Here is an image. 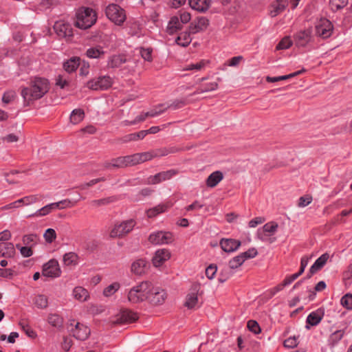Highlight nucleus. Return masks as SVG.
Instances as JSON below:
<instances>
[{"instance_id": "nucleus-51", "label": "nucleus", "mask_w": 352, "mask_h": 352, "mask_svg": "<svg viewBox=\"0 0 352 352\" xmlns=\"http://www.w3.org/2000/svg\"><path fill=\"white\" fill-rule=\"evenodd\" d=\"M292 45V41L289 36L284 37L276 45L277 50L289 49Z\"/></svg>"}, {"instance_id": "nucleus-2", "label": "nucleus", "mask_w": 352, "mask_h": 352, "mask_svg": "<svg viewBox=\"0 0 352 352\" xmlns=\"http://www.w3.org/2000/svg\"><path fill=\"white\" fill-rule=\"evenodd\" d=\"M153 284L150 281H142L133 286L128 292V300L133 304L148 300L149 294L152 292Z\"/></svg>"}, {"instance_id": "nucleus-8", "label": "nucleus", "mask_w": 352, "mask_h": 352, "mask_svg": "<svg viewBox=\"0 0 352 352\" xmlns=\"http://www.w3.org/2000/svg\"><path fill=\"white\" fill-rule=\"evenodd\" d=\"M112 84L113 80L110 76H102L89 80L86 87L94 91L106 90L111 87Z\"/></svg>"}, {"instance_id": "nucleus-43", "label": "nucleus", "mask_w": 352, "mask_h": 352, "mask_svg": "<svg viewBox=\"0 0 352 352\" xmlns=\"http://www.w3.org/2000/svg\"><path fill=\"white\" fill-rule=\"evenodd\" d=\"M115 201V198L113 197H109L106 198H102L100 199L92 200L90 204L92 206L98 208L100 206L108 205Z\"/></svg>"}, {"instance_id": "nucleus-7", "label": "nucleus", "mask_w": 352, "mask_h": 352, "mask_svg": "<svg viewBox=\"0 0 352 352\" xmlns=\"http://www.w3.org/2000/svg\"><path fill=\"white\" fill-rule=\"evenodd\" d=\"M103 168L107 170L124 168L128 166H133V161L132 155L120 156L118 157L113 158L110 160L105 161L103 164Z\"/></svg>"}, {"instance_id": "nucleus-18", "label": "nucleus", "mask_w": 352, "mask_h": 352, "mask_svg": "<svg viewBox=\"0 0 352 352\" xmlns=\"http://www.w3.org/2000/svg\"><path fill=\"white\" fill-rule=\"evenodd\" d=\"M70 331L72 336L78 340H85L91 333L88 327L80 322H77Z\"/></svg>"}, {"instance_id": "nucleus-20", "label": "nucleus", "mask_w": 352, "mask_h": 352, "mask_svg": "<svg viewBox=\"0 0 352 352\" xmlns=\"http://www.w3.org/2000/svg\"><path fill=\"white\" fill-rule=\"evenodd\" d=\"M170 258V252L168 249H160L155 252L152 262L154 266L160 267Z\"/></svg>"}, {"instance_id": "nucleus-9", "label": "nucleus", "mask_w": 352, "mask_h": 352, "mask_svg": "<svg viewBox=\"0 0 352 352\" xmlns=\"http://www.w3.org/2000/svg\"><path fill=\"white\" fill-rule=\"evenodd\" d=\"M333 30V25L327 19H321L315 26L316 35L323 38H329Z\"/></svg>"}, {"instance_id": "nucleus-32", "label": "nucleus", "mask_w": 352, "mask_h": 352, "mask_svg": "<svg viewBox=\"0 0 352 352\" xmlns=\"http://www.w3.org/2000/svg\"><path fill=\"white\" fill-rule=\"evenodd\" d=\"M223 179V173L217 170L212 173L206 179V185L208 187L214 188L215 187L222 179Z\"/></svg>"}, {"instance_id": "nucleus-38", "label": "nucleus", "mask_w": 352, "mask_h": 352, "mask_svg": "<svg viewBox=\"0 0 352 352\" xmlns=\"http://www.w3.org/2000/svg\"><path fill=\"white\" fill-rule=\"evenodd\" d=\"M33 302L38 309H45L48 306V299L46 296L38 294L33 299Z\"/></svg>"}, {"instance_id": "nucleus-5", "label": "nucleus", "mask_w": 352, "mask_h": 352, "mask_svg": "<svg viewBox=\"0 0 352 352\" xmlns=\"http://www.w3.org/2000/svg\"><path fill=\"white\" fill-rule=\"evenodd\" d=\"M278 228L277 223L274 221H270L265 223L261 228L258 229L256 236L257 238L263 242H267L269 243H274L276 239V237L272 238Z\"/></svg>"}, {"instance_id": "nucleus-21", "label": "nucleus", "mask_w": 352, "mask_h": 352, "mask_svg": "<svg viewBox=\"0 0 352 352\" xmlns=\"http://www.w3.org/2000/svg\"><path fill=\"white\" fill-rule=\"evenodd\" d=\"M241 241L233 239H222L220 245L226 252H232L237 250L241 246Z\"/></svg>"}, {"instance_id": "nucleus-19", "label": "nucleus", "mask_w": 352, "mask_h": 352, "mask_svg": "<svg viewBox=\"0 0 352 352\" xmlns=\"http://www.w3.org/2000/svg\"><path fill=\"white\" fill-rule=\"evenodd\" d=\"M208 25L209 20L204 16H200L197 17L190 24L188 30H190V33L194 34L204 31Z\"/></svg>"}, {"instance_id": "nucleus-54", "label": "nucleus", "mask_w": 352, "mask_h": 352, "mask_svg": "<svg viewBox=\"0 0 352 352\" xmlns=\"http://www.w3.org/2000/svg\"><path fill=\"white\" fill-rule=\"evenodd\" d=\"M206 65V61L202 60L197 63H192L186 66V67L184 68V70H201L202 68L205 67Z\"/></svg>"}, {"instance_id": "nucleus-62", "label": "nucleus", "mask_w": 352, "mask_h": 352, "mask_svg": "<svg viewBox=\"0 0 352 352\" xmlns=\"http://www.w3.org/2000/svg\"><path fill=\"white\" fill-rule=\"evenodd\" d=\"M283 345L286 348L292 349L298 345V342L295 337H290L284 341Z\"/></svg>"}, {"instance_id": "nucleus-49", "label": "nucleus", "mask_w": 352, "mask_h": 352, "mask_svg": "<svg viewBox=\"0 0 352 352\" xmlns=\"http://www.w3.org/2000/svg\"><path fill=\"white\" fill-rule=\"evenodd\" d=\"M244 258H243L241 254H239L234 258H232L229 261V267L232 270H234L242 265L244 263Z\"/></svg>"}, {"instance_id": "nucleus-12", "label": "nucleus", "mask_w": 352, "mask_h": 352, "mask_svg": "<svg viewBox=\"0 0 352 352\" xmlns=\"http://www.w3.org/2000/svg\"><path fill=\"white\" fill-rule=\"evenodd\" d=\"M148 241L155 245L168 244L173 241V236L169 232L158 231L151 234Z\"/></svg>"}, {"instance_id": "nucleus-55", "label": "nucleus", "mask_w": 352, "mask_h": 352, "mask_svg": "<svg viewBox=\"0 0 352 352\" xmlns=\"http://www.w3.org/2000/svg\"><path fill=\"white\" fill-rule=\"evenodd\" d=\"M176 15L179 16V19L183 24L188 23L191 19L190 14L186 11L179 10Z\"/></svg>"}, {"instance_id": "nucleus-63", "label": "nucleus", "mask_w": 352, "mask_h": 352, "mask_svg": "<svg viewBox=\"0 0 352 352\" xmlns=\"http://www.w3.org/2000/svg\"><path fill=\"white\" fill-rule=\"evenodd\" d=\"M217 267L214 265H210L206 269V275L209 279H212L217 272Z\"/></svg>"}, {"instance_id": "nucleus-44", "label": "nucleus", "mask_w": 352, "mask_h": 352, "mask_svg": "<svg viewBox=\"0 0 352 352\" xmlns=\"http://www.w3.org/2000/svg\"><path fill=\"white\" fill-rule=\"evenodd\" d=\"M38 236L36 234H25L22 238L23 243L25 245L32 247L37 243Z\"/></svg>"}, {"instance_id": "nucleus-56", "label": "nucleus", "mask_w": 352, "mask_h": 352, "mask_svg": "<svg viewBox=\"0 0 352 352\" xmlns=\"http://www.w3.org/2000/svg\"><path fill=\"white\" fill-rule=\"evenodd\" d=\"M16 248L19 249L21 255L23 257H30L33 254L32 247L25 245L21 247L19 244L16 245Z\"/></svg>"}, {"instance_id": "nucleus-26", "label": "nucleus", "mask_w": 352, "mask_h": 352, "mask_svg": "<svg viewBox=\"0 0 352 352\" xmlns=\"http://www.w3.org/2000/svg\"><path fill=\"white\" fill-rule=\"evenodd\" d=\"M171 206L172 204L170 202L160 204L152 208L147 210L146 215L148 218H153L158 215L159 214L166 212Z\"/></svg>"}, {"instance_id": "nucleus-23", "label": "nucleus", "mask_w": 352, "mask_h": 352, "mask_svg": "<svg viewBox=\"0 0 352 352\" xmlns=\"http://www.w3.org/2000/svg\"><path fill=\"white\" fill-rule=\"evenodd\" d=\"M127 59L124 54H114L109 57L107 67L111 69H116L126 63Z\"/></svg>"}, {"instance_id": "nucleus-42", "label": "nucleus", "mask_w": 352, "mask_h": 352, "mask_svg": "<svg viewBox=\"0 0 352 352\" xmlns=\"http://www.w3.org/2000/svg\"><path fill=\"white\" fill-rule=\"evenodd\" d=\"M349 0H329V6L333 12L342 9L348 4Z\"/></svg>"}, {"instance_id": "nucleus-13", "label": "nucleus", "mask_w": 352, "mask_h": 352, "mask_svg": "<svg viewBox=\"0 0 352 352\" xmlns=\"http://www.w3.org/2000/svg\"><path fill=\"white\" fill-rule=\"evenodd\" d=\"M178 173L177 170L170 169L166 171H163L148 177L146 179L147 184H157L162 182L170 179L173 176Z\"/></svg>"}, {"instance_id": "nucleus-27", "label": "nucleus", "mask_w": 352, "mask_h": 352, "mask_svg": "<svg viewBox=\"0 0 352 352\" xmlns=\"http://www.w3.org/2000/svg\"><path fill=\"white\" fill-rule=\"evenodd\" d=\"M288 5L287 0H276L271 6L270 16L275 17L283 12Z\"/></svg>"}, {"instance_id": "nucleus-46", "label": "nucleus", "mask_w": 352, "mask_h": 352, "mask_svg": "<svg viewBox=\"0 0 352 352\" xmlns=\"http://www.w3.org/2000/svg\"><path fill=\"white\" fill-rule=\"evenodd\" d=\"M52 208L50 206V204H47L41 209L36 210L34 213L30 214L27 216V218H30L33 217H43L48 214H50L52 212Z\"/></svg>"}, {"instance_id": "nucleus-24", "label": "nucleus", "mask_w": 352, "mask_h": 352, "mask_svg": "<svg viewBox=\"0 0 352 352\" xmlns=\"http://www.w3.org/2000/svg\"><path fill=\"white\" fill-rule=\"evenodd\" d=\"M132 157L134 166L155 158L153 151L135 153L132 155Z\"/></svg>"}, {"instance_id": "nucleus-35", "label": "nucleus", "mask_w": 352, "mask_h": 352, "mask_svg": "<svg viewBox=\"0 0 352 352\" xmlns=\"http://www.w3.org/2000/svg\"><path fill=\"white\" fill-rule=\"evenodd\" d=\"M73 296L75 299L81 302L86 301L89 297L87 290L82 287H76L73 290Z\"/></svg>"}, {"instance_id": "nucleus-17", "label": "nucleus", "mask_w": 352, "mask_h": 352, "mask_svg": "<svg viewBox=\"0 0 352 352\" xmlns=\"http://www.w3.org/2000/svg\"><path fill=\"white\" fill-rule=\"evenodd\" d=\"M199 289V285H194L187 294L184 306L188 309H192L199 307L198 299Z\"/></svg>"}, {"instance_id": "nucleus-34", "label": "nucleus", "mask_w": 352, "mask_h": 352, "mask_svg": "<svg viewBox=\"0 0 352 352\" xmlns=\"http://www.w3.org/2000/svg\"><path fill=\"white\" fill-rule=\"evenodd\" d=\"M104 54V51L100 45L91 47L86 51V56L89 58H99Z\"/></svg>"}, {"instance_id": "nucleus-53", "label": "nucleus", "mask_w": 352, "mask_h": 352, "mask_svg": "<svg viewBox=\"0 0 352 352\" xmlns=\"http://www.w3.org/2000/svg\"><path fill=\"white\" fill-rule=\"evenodd\" d=\"M16 94L14 91L9 90L6 91L2 97V101L5 104H9L16 98Z\"/></svg>"}, {"instance_id": "nucleus-45", "label": "nucleus", "mask_w": 352, "mask_h": 352, "mask_svg": "<svg viewBox=\"0 0 352 352\" xmlns=\"http://www.w3.org/2000/svg\"><path fill=\"white\" fill-rule=\"evenodd\" d=\"M177 151H178V149L175 147L162 148L153 150L154 154H155V157L166 156L170 153H176Z\"/></svg>"}, {"instance_id": "nucleus-4", "label": "nucleus", "mask_w": 352, "mask_h": 352, "mask_svg": "<svg viewBox=\"0 0 352 352\" xmlns=\"http://www.w3.org/2000/svg\"><path fill=\"white\" fill-rule=\"evenodd\" d=\"M135 225L136 222L133 219L117 222L111 229L109 236L113 239L123 238L133 230Z\"/></svg>"}, {"instance_id": "nucleus-48", "label": "nucleus", "mask_w": 352, "mask_h": 352, "mask_svg": "<svg viewBox=\"0 0 352 352\" xmlns=\"http://www.w3.org/2000/svg\"><path fill=\"white\" fill-rule=\"evenodd\" d=\"M50 206L52 210H54L56 208L63 209L65 208H70L73 206V204L69 199H64L58 202L50 204Z\"/></svg>"}, {"instance_id": "nucleus-40", "label": "nucleus", "mask_w": 352, "mask_h": 352, "mask_svg": "<svg viewBox=\"0 0 352 352\" xmlns=\"http://www.w3.org/2000/svg\"><path fill=\"white\" fill-rule=\"evenodd\" d=\"M78 256L74 252H68L63 256V263L65 265H76L78 263Z\"/></svg>"}, {"instance_id": "nucleus-33", "label": "nucleus", "mask_w": 352, "mask_h": 352, "mask_svg": "<svg viewBox=\"0 0 352 352\" xmlns=\"http://www.w3.org/2000/svg\"><path fill=\"white\" fill-rule=\"evenodd\" d=\"M79 65L80 58L72 57L63 63V68L67 72L72 73L76 71Z\"/></svg>"}, {"instance_id": "nucleus-28", "label": "nucleus", "mask_w": 352, "mask_h": 352, "mask_svg": "<svg viewBox=\"0 0 352 352\" xmlns=\"http://www.w3.org/2000/svg\"><path fill=\"white\" fill-rule=\"evenodd\" d=\"M189 4L193 10L204 12L210 8L211 0H189Z\"/></svg>"}, {"instance_id": "nucleus-57", "label": "nucleus", "mask_w": 352, "mask_h": 352, "mask_svg": "<svg viewBox=\"0 0 352 352\" xmlns=\"http://www.w3.org/2000/svg\"><path fill=\"white\" fill-rule=\"evenodd\" d=\"M344 334V331L343 330L336 331L330 336V341L333 344H336L343 338Z\"/></svg>"}, {"instance_id": "nucleus-16", "label": "nucleus", "mask_w": 352, "mask_h": 352, "mask_svg": "<svg viewBox=\"0 0 352 352\" xmlns=\"http://www.w3.org/2000/svg\"><path fill=\"white\" fill-rule=\"evenodd\" d=\"M54 30L60 37L70 38L73 36V30L71 25L64 21H56L54 25Z\"/></svg>"}, {"instance_id": "nucleus-47", "label": "nucleus", "mask_w": 352, "mask_h": 352, "mask_svg": "<svg viewBox=\"0 0 352 352\" xmlns=\"http://www.w3.org/2000/svg\"><path fill=\"white\" fill-rule=\"evenodd\" d=\"M120 284L117 282H115L109 286H107L106 288L103 290V294L104 296L109 297L112 296L113 294H115L120 288Z\"/></svg>"}, {"instance_id": "nucleus-64", "label": "nucleus", "mask_w": 352, "mask_h": 352, "mask_svg": "<svg viewBox=\"0 0 352 352\" xmlns=\"http://www.w3.org/2000/svg\"><path fill=\"white\" fill-rule=\"evenodd\" d=\"M345 283L350 284L352 280V263L348 267V270L344 273Z\"/></svg>"}, {"instance_id": "nucleus-15", "label": "nucleus", "mask_w": 352, "mask_h": 352, "mask_svg": "<svg viewBox=\"0 0 352 352\" xmlns=\"http://www.w3.org/2000/svg\"><path fill=\"white\" fill-rule=\"evenodd\" d=\"M138 319V316L137 313L129 309H124L116 316V320H112V322L113 324L131 323L136 321Z\"/></svg>"}, {"instance_id": "nucleus-61", "label": "nucleus", "mask_w": 352, "mask_h": 352, "mask_svg": "<svg viewBox=\"0 0 352 352\" xmlns=\"http://www.w3.org/2000/svg\"><path fill=\"white\" fill-rule=\"evenodd\" d=\"M55 85L61 89H64L69 85V82L62 75H58L55 78Z\"/></svg>"}, {"instance_id": "nucleus-30", "label": "nucleus", "mask_w": 352, "mask_h": 352, "mask_svg": "<svg viewBox=\"0 0 352 352\" xmlns=\"http://www.w3.org/2000/svg\"><path fill=\"white\" fill-rule=\"evenodd\" d=\"M148 267L146 261L140 258L134 261L131 265V271L137 275H142L145 273Z\"/></svg>"}, {"instance_id": "nucleus-3", "label": "nucleus", "mask_w": 352, "mask_h": 352, "mask_svg": "<svg viewBox=\"0 0 352 352\" xmlns=\"http://www.w3.org/2000/svg\"><path fill=\"white\" fill-rule=\"evenodd\" d=\"M75 25L78 28L86 30L94 25L97 21V14L88 7L79 8L76 12Z\"/></svg>"}, {"instance_id": "nucleus-29", "label": "nucleus", "mask_w": 352, "mask_h": 352, "mask_svg": "<svg viewBox=\"0 0 352 352\" xmlns=\"http://www.w3.org/2000/svg\"><path fill=\"white\" fill-rule=\"evenodd\" d=\"M16 254L15 248L12 243H0V256L6 258H12Z\"/></svg>"}, {"instance_id": "nucleus-59", "label": "nucleus", "mask_w": 352, "mask_h": 352, "mask_svg": "<svg viewBox=\"0 0 352 352\" xmlns=\"http://www.w3.org/2000/svg\"><path fill=\"white\" fill-rule=\"evenodd\" d=\"M240 254L242 256L243 258H244V261H245L248 258H253L256 256L258 252L256 248H252Z\"/></svg>"}, {"instance_id": "nucleus-31", "label": "nucleus", "mask_w": 352, "mask_h": 352, "mask_svg": "<svg viewBox=\"0 0 352 352\" xmlns=\"http://www.w3.org/2000/svg\"><path fill=\"white\" fill-rule=\"evenodd\" d=\"M182 25L183 23H182L180 20L179 19V16H173L170 18L168 23L166 31L169 34H173L178 30H182Z\"/></svg>"}, {"instance_id": "nucleus-37", "label": "nucleus", "mask_w": 352, "mask_h": 352, "mask_svg": "<svg viewBox=\"0 0 352 352\" xmlns=\"http://www.w3.org/2000/svg\"><path fill=\"white\" fill-rule=\"evenodd\" d=\"M219 87L218 82H212L206 83L201 87H199L193 94H192V96L203 94L208 91H212L216 89H217Z\"/></svg>"}, {"instance_id": "nucleus-1", "label": "nucleus", "mask_w": 352, "mask_h": 352, "mask_svg": "<svg viewBox=\"0 0 352 352\" xmlns=\"http://www.w3.org/2000/svg\"><path fill=\"white\" fill-rule=\"evenodd\" d=\"M50 89V82L44 78L36 77L30 81L29 87H23L21 96L24 103L29 105L34 100L43 98Z\"/></svg>"}, {"instance_id": "nucleus-14", "label": "nucleus", "mask_w": 352, "mask_h": 352, "mask_svg": "<svg viewBox=\"0 0 352 352\" xmlns=\"http://www.w3.org/2000/svg\"><path fill=\"white\" fill-rule=\"evenodd\" d=\"M166 297L167 294L164 289L153 285L152 292L149 294L148 300L153 305H160L165 302Z\"/></svg>"}, {"instance_id": "nucleus-36", "label": "nucleus", "mask_w": 352, "mask_h": 352, "mask_svg": "<svg viewBox=\"0 0 352 352\" xmlns=\"http://www.w3.org/2000/svg\"><path fill=\"white\" fill-rule=\"evenodd\" d=\"M191 34L189 30L188 32L181 33L175 40L176 43L182 47H187L192 41Z\"/></svg>"}, {"instance_id": "nucleus-11", "label": "nucleus", "mask_w": 352, "mask_h": 352, "mask_svg": "<svg viewBox=\"0 0 352 352\" xmlns=\"http://www.w3.org/2000/svg\"><path fill=\"white\" fill-rule=\"evenodd\" d=\"M42 274L49 278H57L61 274V270L58 262L55 259H51L43 265Z\"/></svg>"}, {"instance_id": "nucleus-25", "label": "nucleus", "mask_w": 352, "mask_h": 352, "mask_svg": "<svg viewBox=\"0 0 352 352\" xmlns=\"http://www.w3.org/2000/svg\"><path fill=\"white\" fill-rule=\"evenodd\" d=\"M329 258V254L327 253H324L317 258L309 269V275L308 277L310 278L313 274L320 270L326 264Z\"/></svg>"}, {"instance_id": "nucleus-39", "label": "nucleus", "mask_w": 352, "mask_h": 352, "mask_svg": "<svg viewBox=\"0 0 352 352\" xmlns=\"http://www.w3.org/2000/svg\"><path fill=\"white\" fill-rule=\"evenodd\" d=\"M85 117V113L82 109H76L72 111L70 115V121L74 124L80 122Z\"/></svg>"}, {"instance_id": "nucleus-22", "label": "nucleus", "mask_w": 352, "mask_h": 352, "mask_svg": "<svg viewBox=\"0 0 352 352\" xmlns=\"http://www.w3.org/2000/svg\"><path fill=\"white\" fill-rule=\"evenodd\" d=\"M324 311L321 309L311 312L307 318L306 328L309 329L310 326H316L318 324L324 316Z\"/></svg>"}, {"instance_id": "nucleus-52", "label": "nucleus", "mask_w": 352, "mask_h": 352, "mask_svg": "<svg viewBox=\"0 0 352 352\" xmlns=\"http://www.w3.org/2000/svg\"><path fill=\"white\" fill-rule=\"evenodd\" d=\"M341 305L349 310H352V294H346L340 300Z\"/></svg>"}, {"instance_id": "nucleus-50", "label": "nucleus", "mask_w": 352, "mask_h": 352, "mask_svg": "<svg viewBox=\"0 0 352 352\" xmlns=\"http://www.w3.org/2000/svg\"><path fill=\"white\" fill-rule=\"evenodd\" d=\"M152 52L153 49L151 47H140V53L142 56V58L148 62H152L153 61V57H152Z\"/></svg>"}, {"instance_id": "nucleus-10", "label": "nucleus", "mask_w": 352, "mask_h": 352, "mask_svg": "<svg viewBox=\"0 0 352 352\" xmlns=\"http://www.w3.org/2000/svg\"><path fill=\"white\" fill-rule=\"evenodd\" d=\"M312 28H309L305 30H300L294 35V41L298 47H306L312 41Z\"/></svg>"}, {"instance_id": "nucleus-58", "label": "nucleus", "mask_w": 352, "mask_h": 352, "mask_svg": "<svg viewBox=\"0 0 352 352\" xmlns=\"http://www.w3.org/2000/svg\"><path fill=\"white\" fill-rule=\"evenodd\" d=\"M248 329L255 334H258L261 332V328L258 323L255 320H249L248 322Z\"/></svg>"}, {"instance_id": "nucleus-60", "label": "nucleus", "mask_w": 352, "mask_h": 352, "mask_svg": "<svg viewBox=\"0 0 352 352\" xmlns=\"http://www.w3.org/2000/svg\"><path fill=\"white\" fill-rule=\"evenodd\" d=\"M43 236L47 243H52L56 237V232L52 228H48Z\"/></svg>"}, {"instance_id": "nucleus-41", "label": "nucleus", "mask_w": 352, "mask_h": 352, "mask_svg": "<svg viewBox=\"0 0 352 352\" xmlns=\"http://www.w3.org/2000/svg\"><path fill=\"white\" fill-rule=\"evenodd\" d=\"M47 320L52 326L56 328L61 327L63 324V318L56 314H50Z\"/></svg>"}, {"instance_id": "nucleus-6", "label": "nucleus", "mask_w": 352, "mask_h": 352, "mask_svg": "<svg viewBox=\"0 0 352 352\" xmlns=\"http://www.w3.org/2000/svg\"><path fill=\"white\" fill-rule=\"evenodd\" d=\"M107 18L117 25H121L126 20L124 10L117 4H110L105 10Z\"/></svg>"}]
</instances>
